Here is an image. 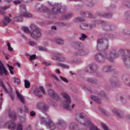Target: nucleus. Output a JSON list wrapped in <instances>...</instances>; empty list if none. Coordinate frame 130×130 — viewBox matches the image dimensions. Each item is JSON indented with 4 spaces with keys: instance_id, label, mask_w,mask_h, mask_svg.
<instances>
[{
    "instance_id": "obj_1",
    "label": "nucleus",
    "mask_w": 130,
    "mask_h": 130,
    "mask_svg": "<svg viewBox=\"0 0 130 130\" xmlns=\"http://www.w3.org/2000/svg\"><path fill=\"white\" fill-rule=\"evenodd\" d=\"M48 3L50 6V7L52 11L58 14H63L61 17V20H67L73 16V14L72 13L64 14L66 10V8L62 6L60 4L58 3L52 4L49 2Z\"/></svg>"
},
{
    "instance_id": "obj_2",
    "label": "nucleus",
    "mask_w": 130,
    "mask_h": 130,
    "mask_svg": "<svg viewBox=\"0 0 130 130\" xmlns=\"http://www.w3.org/2000/svg\"><path fill=\"white\" fill-rule=\"evenodd\" d=\"M118 57V55L117 53L116 49H113L109 52H107L104 55L102 53H99L95 56V59L97 61L100 62H104L105 59L113 61L116 58Z\"/></svg>"
},
{
    "instance_id": "obj_3",
    "label": "nucleus",
    "mask_w": 130,
    "mask_h": 130,
    "mask_svg": "<svg viewBox=\"0 0 130 130\" xmlns=\"http://www.w3.org/2000/svg\"><path fill=\"white\" fill-rule=\"evenodd\" d=\"M104 39L100 38L97 41L96 48L100 52H103L107 50L109 46L108 41L106 38L104 40Z\"/></svg>"
},
{
    "instance_id": "obj_4",
    "label": "nucleus",
    "mask_w": 130,
    "mask_h": 130,
    "mask_svg": "<svg viewBox=\"0 0 130 130\" xmlns=\"http://www.w3.org/2000/svg\"><path fill=\"white\" fill-rule=\"evenodd\" d=\"M87 115L84 113H78L76 115V119L80 123L85 126H88L90 125L91 122L88 119H86Z\"/></svg>"
},
{
    "instance_id": "obj_5",
    "label": "nucleus",
    "mask_w": 130,
    "mask_h": 130,
    "mask_svg": "<svg viewBox=\"0 0 130 130\" xmlns=\"http://www.w3.org/2000/svg\"><path fill=\"white\" fill-rule=\"evenodd\" d=\"M120 52L122 54L123 60L126 66L128 68L130 67V49L121 50Z\"/></svg>"
},
{
    "instance_id": "obj_6",
    "label": "nucleus",
    "mask_w": 130,
    "mask_h": 130,
    "mask_svg": "<svg viewBox=\"0 0 130 130\" xmlns=\"http://www.w3.org/2000/svg\"><path fill=\"white\" fill-rule=\"evenodd\" d=\"M39 117L42 123L44 124L47 128L52 130L56 128L55 124L50 118H45L41 115L39 116Z\"/></svg>"
},
{
    "instance_id": "obj_7",
    "label": "nucleus",
    "mask_w": 130,
    "mask_h": 130,
    "mask_svg": "<svg viewBox=\"0 0 130 130\" xmlns=\"http://www.w3.org/2000/svg\"><path fill=\"white\" fill-rule=\"evenodd\" d=\"M30 28L33 32H30L31 36L34 38H38L41 36L40 29L37 26L34 24H31Z\"/></svg>"
},
{
    "instance_id": "obj_8",
    "label": "nucleus",
    "mask_w": 130,
    "mask_h": 130,
    "mask_svg": "<svg viewBox=\"0 0 130 130\" xmlns=\"http://www.w3.org/2000/svg\"><path fill=\"white\" fill-rule=\"evenodd\" d=\"M61 95L65 100L64 101L62 107L66 109L70 110V105L71 103V99L68 94L67 93L63 92L61 93Z\"/></svg>"
},
{
    "instance_id": "obj_9",
    "label": "nucleus",
    "mask_w": 130,
    "mask_h": 130,
    "mask_svg": "<svg viewBox=\"0 0 130 130\" xmlns=\"http://www.w3.org/2000/svg\"><path fill=\"white\" fill-rule=\"evenodd\" d=\"M4 73L6 76L9 74L8 71L2 62V61L0 60V75L3 76Z\"/></svg>"
},
{
    "instance_id": "obj_10",
    "label": "nucleus",
    "mask_w": 130,
    "mask_h": 130,
    "mask_svg": "<svg viewBox=\"0 0 130 130\" xmlns=\"http://www.w3.org/2000/svg\"><path fill=\"white\" fill-rule=\"evenodd\" d=\"M78 52H75L74 53V54L76 56H82L84 55H87L89 53V51L85 49L83 47L80 48Z\"/></svg>"
},
{
    "instance_id": "obj_11",
    "label": "nucleus",
    "mask_w": 130,
    "mask_h": 130,
    "mask_svg": "<svg viewBox=\"0 0 130 130\" xmlns=\"http://www.w3.org/2000/svg\"><path fill=\"white\" fill-rule=\"evenodd\" d=\"M87 93L89 94H93L97 95L101 97H106V95L104 92H101L98 91V90H88Z\"/></svg>"
},
{
    "instance_id": "obj_12",
    "label": "nucleus",
    "mask_w": 130,
    "mask_h": 130,
    "mask_svg": "<svg viewBox=\"0 0 130 130\" xmlns=\"http://www.w3.org/2000/svg\"><path fill=\"white\" fill-rule=\"evenodd\" d=\"M98 23L105 24L103 27V29L104 30L106 31H111L112 30L111 25L108 24L106 21L101 20L99 21Z\"/></svg>"
},
{
    "instance_id": "obj_13",
    "label": "nucleus",
    "mask_w": 130,
    "mask_h": 130,
    "mask_svg": "<svg viewBox=\"0 0 130 130\" xmlns=\"http://www.w3.org/2000/svg\"><path fill=\"white\" fill-rule=\"evenodd\" d=\"M111 84L115 87H118L121 85L120 82L115 77H111L110 79Z\"/></svg>"
},
{
    "instance_id": "obj_14",
    "label": "nucleus",
    "mask_w": 130,
    "mask_h": 130,
    "mask_svg": "<svg viewBox=\"0 0 130 130\" xmlns=\"http://www.w3.org/2000/svg\"><path fill=\"white\" fill-rule=\"evenodd\" d=\"M37 10L40 12H47L48 10V8L44 5L40 4L37 3L35 6Z\"/></svg>"
},
{
    "instance_id": "obj_15",
    "label": "nucleus",
    "mask_w": 130,
    "mask_h": 130,
    "mask_svg": "<svg viewBox=\"0 0 130 130\" xmlns=\"http://www.w3.org/2000/svg\"><path fill=\"white\" fill-rule=\"evenodd\" d=\"M48 92L49 95L54 99L58 101L60 100V97L54 91V90H48Z\"/></svg>"
},
{
    "instance_id": "obj_16",
    "label": "nucleus",
    "mask_w": 130,
    "mask_h": 130,
    "mask_svg": "<svg viewBox=\"0 0 130 130\" xmlns=\"http://www.w3.org/2000/svg\"><path fill=\"white\" fill-rule=\"evenodd\" d=\"M71 46L75 49L79 50L80 48L83 47V43L78 41H75L72 42L71 44Z\"/></svg>"
},
{
    "instance_id": "obj_17",
    "label": "nucleus",
    "mask_w": 130,
    "mask_h": 130,
    "mask_svg": "<svg viewBox=\"0 0 130 130\" xmlns=\"http://www.w3.org/2000/svg\"><path fill=\"white\" fill-rule=\"evenodd\" d=\"M112 111L115 116L119 118H122L124 117L123 113L118 109L114 108Z\"/></svg>"
},
{
    "instance_id": "obj_18",
    "label": "nucleus",
    "mask_w": 130,
    "mask_h": 130,
    "mask_svg": "<svg viewBox=\"0 0 130 130\" xmlns=\"http://www.w3.org/2000/svg\"><path fill=\"white\" fill-rule=\"evenodd\" d=\"M122 77L125 83L130 86V76L127 74L124 73L122 75Z\"/></svg>"
},
{
    "instance_id": "obj_19",
    "label": "nucleus",
    "mask_w": 130,
    "mask_h": 130,
    "mask_svg": "<svg viewBox=\"0 0 130 130\" xmlns=\"http://www.w3.org/2000/svg\"><path fill=\"white\" fill-rule=\"evenodd\" d=\"M56 124L57 125H59V127L60 129H63L67 127V123L62 120H58Z\"/></svg>"
},
{
    "instance_id": "obj_20",
    "label": "nucleus",
    "mask_w": 130,
    "mask_h": 130,
    "mask_svg": "<svg viewBox=\"0 0 130 130\" xmlns=\"http://www.w3.org/2000/svg\"><path fill=\"white\" fill-rule=\"evenodd\" d=\"M98 15L101 17L110 18L112 17L113 14L111 13H108L102 12L99 13Z\"/></svg>"
},
{
    "instance_id": "obj_21",
    "label": "nucleus",
    "mask_w": 130,
    "mask_h": 130,
    "mask_svg": "<svg viewBox=\"0 0 130 130\" xmlns=\"http://www.w3.org/2000/svg\"><path fill=\"white\" fill-rule=\"evenodd\" d=\"M113 70L112 67L110 65L104 66L102 68V71L104 72H109Z\"/></svg>"
},
{
    "instance_id": "obj_22",
    "label": "nucleus",
    "mask_w": 130,
    "mask_h": 130,
    "mask_svg": "<svg viewBox=\"0 0 130 130\" xmlns=\"http://www.w3.org/2000/svg\"><path fill=\"white\" fill-rule=\"evenodd\" d=\"M34 94L35 95L38 96L40 97L41 96L42 93L45 94V90H32Z\"/></svg>"
},
{
    "instance_id": "obj_23",
    "label": "nucleus",
    "mask_w": 130,
    "mask_h": 130,
    "mask_svg": "<svg viewBox=\"0 0 130 130\" xmlns=\"http://www.w3.org/2000/svg\"><path fill=\"white\" fill-rule=\"evenodd\" d=\"M5 125L7 126L8 128L15 129L16 125L13 122L9 121L5 123Z\"/></svg>"
},
{
    "instance_id": "obj_24",
    "label": "nucleus",
    "mask_w": 130,
    "mask_h": 130,
    "mask_svg": "<svg viewBox=\"0 0 130 130\" xmlns=\"http://www.w3.org/2000/svg\"><path fill=\"white\" fill-rule=\"evenodd\" d=\"M91 99L98 103H101L102 102L101 99L99 98L94 95H92L90 96Z\"/></svg>"
},
{
    "instance_id": "obj_25",
    "label": "nucleus",
    "mask_w": 130,
    "mask_h": 130,
    "mask_svg": "<svg viewBox=\"0 0 130 130\" xmlns=\"http://www.w3.org/2000/svg\"><path fill=\"white\" fill-rule=\"evenodd\" d=\"M102 37L105 38V39H104V40H105L106 38L107 39V38L113 39L116 37V36L114 34L106 33L103 35Z\"/></svg>"
},
{
    "instance_id": "obj_26",
    "label": "nucleus",
    "mask_w": 130,
    "mask_h": 130,
    "mask_svg": "<svg viewBox=\"0 0 130 130\" xmlns=\"http://www.w3.org/2000/svg\"><path fill=\"white\" fill-rule=\"evenodd\" d=\"M78 128L77 124L75 122H72L69 125V128L70 130H74Z\"/></svg>"
},
{
    "instance_id": "obj_27",
    "label": "nucleus",
    "mask_w": 130,
    "mask_h": 130,
    "mask_svg": "<svg viewBox=\"0 0 130 130\" xmlns=\"http://www.w3.org/2000/svg\"><path fill=\"white\" fill-rule=\"evenodd\" d=\"M16 93L18 98L22 103L23 104L25 103V100L23 96L20 94L17 90L16 91Z\"/></svg>"
},
{
    "instance_id": "obj_28",
    "label": "nucleus",
    "mask_w": 130,
    "mask_h": 130,
    "mask_svg": "<svg viewBox=\"0 0 130 130\" xmlns=\"http://www.w3.org/2000/svg\"><path fill=\"white\" fill-rule=\"evenodd\" d=\"M91 69L92 73L96 72L98 69V65L96 64H93L89 65Z\"/></svg>"
},
{
    "instance_id": "obj_29",
    "label": "nucleus",
    "mask_w": 130,
    "mask_h": 130,
    "mask_svg": "<svg viewBox=\"0 0 130 130\" xmlns=\"http://www.w3.org/2000/svg\"><path fill=\"white\" fill-rule=\"evenodd\" d=\"M20 13L21 15L26 11V7L24 5H21L20 7Z\"/></svg>"
},
{
    "instance_id": "obj_30",
    "label": "nucleus",
    "mask_w": 130,
    "mask_h": 130,
    "mask_svg": "<svg viewBox=\"0 0 130 130\" xmlns=\"http://www.w3.org/2000/svg\"><path fill=\"white\" fill-rule=\"evenodd\" d=\"M86 81L92 84H96L97 83L98 80L96 78L89 77L87 79Z\"/></svg>"
},
{
    "instance_id": "obj_31",
    "label": "nucleus",
    "mask_w": 130,
    "mask_h": 130,
    "mask_svg": "<svg viewBox=\"0 0 130 130\" xmlns=\"http://www.w3.org/2000/svg\"><path fill=\"white\" fill-rule=\"evenodd\" d=\"M84 2L88 7H92L94 6L93 3L89 0H84Z\"/></svg>"
},
{
    "instance_id": "obj_32",
    "label": "nucleus",
    "mask_w": 130,
    "mask_h": 130,
    "mask_svg": "<svg viewBox=\"0 0 130 130\" xmlns=\"http://www.w3.org/2000/svg\"><path fill=\"white\" fill-rule=\"evenodd\" d=\"M99 109L101 112L104 115L106 116H108L110 115V114L104 109L100 108H99Z\"/></svg>"
},
{
    "instance_id": "obj_33",
    "label": "nucleus",
    "mask_w": 130,
    "mask_h": 130,
    "mask_svg": "<svg viewBox=\"0 0 130 130\" xmlns=\"http://www.w3.org/2000/svg\"><path fill=\"white\" fill-rule=\"evenodd\" d=\"M99 109L101 112L104 115L106 116H108L110 115V114L104 109L100 108H99Z\"/></svg>"
},
{
    "instance_id": "obj_34",
    "label": "nucleus",
    "mask_w": 130,
    "mask_h": 130,
    "mask_svg": "<svg viewBox=\"0 0 130 130\" xmlns=\"http://www.w3.org/2000/svg\"><path fill=\"white\" fill-rule=\"evenodd\" d=\"M9 116L10 118L13 119H16V115L15 113L9 111Z\"/></svg>"
},
{
    "instance_id": "obj_35",
    "label": "nucleus",
    "mask_w": 130,
    "mask_h": 130,
    "mask_svg": "<svg viewBox=\"0 0 130 130\" xmlns=\"http://www.w3.org/2000/svg\"><path fill=\"white\" fill-rule=\"evenodd\" d=\"M55 41L56 43L59 45H62L64 44L63 40L60 38L55 39Z\"/></svg>"
},
{
    "instance_id": "obj_36",
    "label": "nucleus",
    "mask_w": 130,
    "mask_h": 130,
    "mask_svg": "<svg viewBox=\"0 0 130 130\" xmlns=\"http://www.w3.org/2000/svg\"><path fill=\"white\" fill-rule=\"evenodd\" d=\"M80 13L82 16L86 17H88L89 15L88 12L85 11H80Z\"/></svg>"
},
{
    "instance_id": "obj_37",
    "label": "nucleus",
    "mask_w": 130,
    "mask_h": 130,
    "mask_svg": "<svg viewBox=\"0 0 130 130\" xmlns=\"http://www.w3.org/2000/svg\"><path fill=\"white\" fill-rule=\"evenodd\" d=\"M21 15L23 17L28 18H30L32 16V14L31 13L27 12L26 11L24 13H23Z\"/></svg>"
},
{
    "instance_id": "obj_38",
    "label": "nucleus",
    "mask_w": 130,
    "mask_h": 130,
    "mask_svg": "<svg viewBox=\"0 0 130 130\" xmlns=\"http://www.w3.org/2000/svg\"><path fill=\"white\" fill-rule=\"evenodd\" d=\"M25 86L26 88H28L30 86V84L29 82L27 79H25L24 80Z\"/></svg>"
},
{
    "instance_id": "obj_39",
    "label": "nucleus",
    "mask_w": 130,
    "mask_h": 130,
    "mask_svg": "<svg viewBox=\"0 0 130 130\" xmlns=\"http://www.w3.org/2000/svg\"><path fill=\"white\" fill-rule=\"evenodd\" d=\"M5 91L6 93L8 92L12 100H13L14 98V96L12 94V90H4Z\"/></svg>"
},
{
    "instance_id": "obj_40",
    "label": "nucleus",
    "mask_w": 130,
    "mask_h": 130,
    "mask_svg": "<svg viewBox=\"0 0 130 130\" xmlns=\"http://www.w3.org/2000/svg\"><path fill=\"white\" fill-rule=\"evenodd\" d=\"M22 16H21L20 15V16L14 18V21L18 22L22 21L23 19Z\"/></svg>"
},
{
    "instance_id": "obj_41",
    "label": "nucleus",
    "mask_w": 130,
    "mask_h": 130,
    "mask_svg": "<svg viewBox=\"0 0 130 130\" xmlns=\"http://www.w3.org/2000/svg\"><path fill=\"white\" fill-rule=\"evenodd\" d=\"M45 103L42 102H39L36 105L37 107L40 109H41L44 106Z\"/></svg>"
},
{
    "instance_id": "obj_42",
    "label": "nucleus",
    "mask_w": 130,
    "mask_h": 130,
    "mask_svg": "<svg viewBox=\"0 0 130 130\" xmlns=\"http://www.w3.org/2000/svg\"><path fill=\"white\" fill-rule=\"evenodd\" d=\"M56 60L58 61H63L65 59V57L61 56H56Z\"/></svg>"
},
{
    "instance_id": "obj_43",
    "label": "nucleus",
    "mask_w": 130,
    "mask_h": 130,
    "mask_svg": "<svg viewBox=\"0 0 130 130\" xmlns=\"http://www.w3.org/2000/svg\"><path fill=\"white\" fill-rule=\"evenodd\" d=\"M85 20L81 18L77 17L75 18L74 21L75 22H78L84 21Z\"/></svg>"
},
{
    "instance_id": "obj_44",
    "label": "nucleus",
    "mask_w": 130,
    "mask_h": 130,
    "mask_svg": "<svg viewBox=\"0 0 130 130\" xmlns=\"http://www.w3.org/2000/svg\"><path fill=\"white\" fill-rule=\"evenodd\" d=\"M84 71L85 72L89 73H92L91 69L89 65L87 66L84 69Z\"/></svg>"
},
{
    "instance_id": "obj_45",
    "label": "nucleus",
    "mask_w": 130,
    "mask_h": 130,
    "mask_svg": "<svg viewBox=\"0 0 130 130\" xmlns=\"http://www.w3.org/2000/svg\"><path fill=\"white\" fill-rule=\"evenodd\" d=\"M15 128L17 130H22V125L21 124H18L16 125V126Z\"/></svg>"
},
{
    "instance_id": "obj_46",
    "label": "nucleus",
    "mask_w": 130,
    "mask_h": 130,
    "mask_svg": "<svg viewBox=\"0 0 130 130\" xmlns=\"http://www.w3.org/2000/svg\"><path fill=\"white\" fill-rule=\"evenodd\" d=\"M123 4L126 7L128 8L130 7V2L127 1H125L123 2Z\"/></svg>"
},
{
    "instance_id": "obj_47",
    "label": "nucleus",
    "mask_w": 130,
    "mask_h": 130,
    "mask_svg": "<svg viewBox=\"0 0 130 130\" xmlns=\"http://www.w3.org/2000/svg\"><path fill=\"white\" fill-rule=\"evenodd\" d=\"M14 80V82L15 83H17L18 85H19L20 83V80L18 78L15 77H13Z\"/></svg>"
},
{
    "instance_id": "obj_48",
    "label": "nucleus",
    "mask_w": 130,
    "mask_h": 130,
    "mask_svg": "<svg viewBox=\"0 0 130 130\" xmlns=\"http://www.w3.org/2000/svg\"><path fill=\"white\" fill-rule=\"evenodd\" d=\"M81 34L82 35V37H80L79 39L80 40L84 41L85 39L87 37V36L85 34L82 33Z\"/></svg>"
},
{
    "instance_id": "obj_49",
    "label": "nucleus",
    "mask_w": 130,
    "mask_h": 130,
    "mask_svg": "<svg viewBox=\"0 0 130 130\" xmlns=\"http://www.w3.org/2000/svg\"><path fill=\"white\" fill-rule=\"evenodd\" d=\"M125 15L127 20H129V19H130V11L126 12L125 13Z\"/></svg>"
},
{
    "instance_id": "obj_50",
    "label": "nucleus",
    "mask_w": 130,
    "mask_h": 130,
    "mask_svg": "<svg viewBox=\"0 0 130 130\" xmlns=\"http://www.w3.org/2000/svg\"><path fill=\"white\" fill-rule=\"evenodd\" d=\"M36 58V55L33 54L30 56L29 60L31 62H32V60L35 59Z\"/></svg>"
},
{
    "instance_id": "obj_51",
    "label": "nucleus",
    "mask_w": 130,
    "mask_h": 130,
    "mask_svg": "<svg viewBox=\"0 0 130 130\" xmlns=\"http://www.w3.org/2000/svg\"><path fill=\"white\" fill-rule=\"evenodd\" d=\"M59 65L63 68H68L69 67V66L64 64L60 63L59 64Z\"/></svg>"
},
{
    "instance_id": "obj_52",
    "label": "nucleus",
    "mask_w": 130,
    "mask_h": 130,
    "mask_svg": "<svg viewBox=\"0 0 130 130\" xmlns=\"http://www.w3.org/2000/svg\"><path fill=\"white\" fill-rule=\"evenodd\" d=\"M48 105L45 104L42 108L41 109L45 111H47L48 110Z\"/></svg>"
},
{
    "instance_id": "obj_53",
    "label": "nucleus",
    "mask_w": 130,
    "mask_h": 130,
    "mask_svg": "<svg viewBox=\"0 0 130 130\" xmlns=\"http://www.w3.org/2000/svg\"><path fill=\"white\" fill-rule=\"evenodd\" d=\"M22 30H23L25 32L27 33L29 32V30L28 28L25 27H23L22 28Z\"/></svg>"
},
{
    "instance_id": "obj_54",
    "label": "nucleus",
    "mask_w": 130,
    "mask_h": 130,
    "mask_svg": "<svg viewBox=\"0 0 130 130\" xmlns=\"http://www.w3.org/2000/svg\"><path fill=\"white\" fill-rule=\"evenodd\" d=\"M101 126L104 130H110L108 127L103 123H101Z\"/></svg>"
},
{
    "instance_id": "obj_55",
    "label": "nucleus",
    "mask_w": 130,
    "mask_h": 130,
    "mask_svg": "<svg viewBox=\"0 0 130 130\" xmlns=\"http://www.w3.org/2000/svg\"><path fill=\"white\" fill-rule=\"evenodd\" d=\"M59 77L61 80H62L64 82L66 83H68L69 82L68 80L66 78L62 76H60Z\"/></svg>"
},
{
    "instance_id": "obj_56",
    "label": "nucleus",
    "mask_w": 130,
    "mask_h": 130,
    "mask_svg": "<svg viewBox=\"0 0 130 130\" xmlns=\"http://www.w3.org/2000/svg\"><path fill=\"white\" fill-rule=\"evenodd\" d=\"M123 33L124 35L130 34V30L128 29H126L123 31Z\"/></svg>"
},
{
    "instance_id": "obj_57",
    "label": "nucleus",
    "mask_w": 130,
    "mask_h": 130,
    "mask_svg": "<svg viewBox=\"0 0 130 130\" xmlns=\"http://www.w3.org/2000/svg\"><path fill=\"white\" fill-rule=\"evenodd\" d=\"M10 5H7L5 6L4 7H1V9L3 10H6L7 9L9 8Z\"/></svg>"
},
{
    "instance_id": "obj_58",
    "label": "nucleus",
    "mask_w": 130,
    "mask_h": 130,
    "mask_svg": "<svg viewBox=\"0 0 130 130\" xmlns=\"http://www.w3.org/2000/svg\"><path fill=\"white\" fill-rule=\"evenodd\" d=\"M0 83L1 84V86L4 89H6L5 87L2 79H0Z\"/></svg>"
},
{
    "instance_id": "obj_59",
    "label": "nucleus",
    "mask_w": 130,
    "mask_h": 130,
    "mask_svg": "<svg viewBox=\"0 0 130 130\" xmlns=\"http://www.w3.org/2000/svg\"><path fill=\"white\" fill-rule=\"evenodd\" d=\"M90 130H100L98 128L94 126H92L90 128Z\"/></svg>"
},
{
    "instance_id": "obj_60",
    "label": "nucleus",
    "mask_w": 130,
    "mask_h": 130,
    "mask_svg": "<svg viewBox=\"0 0 130 130\" xmlns=\"http://www.w3.org/2000/svg\"><path fill=\"white\" fill-rule=\"evenodd\" d=\"M38 50L41 51H46L47 48L45 47H38Z\"/></svg>"
},
{
    "instance_id": "obj_61",
    "label": "nucleus",
    "mask_w": 130,
    "mask_h": 130,
    "mask_svg": "<svg viewBox=\"0 0 130 130\" xmlns=\"http://www.w3.org/2000/svg\"><path fill=\"white\" fill-rule=\"evenodd\" d=\"M121 98L122 99V102L124 104H125L127 103V101L126 100V99H124L123 97H121Z\"/></svg>"
},
{
    "instance_id": "obj_62",
    "label": "nucleus",
    "mask_w": 130,
    "mask_h": 130,
    "mask_svg": "<svg viewBox=\"0 0 130 130\" xmlns=\"http://www.w3.org/2000/svg\"><path fill=\"white\" fill-rule=\"evenodd\" d=\"M4 20L7 22V23H9V22L11 21V20L8 17L7 18L5 17L4 18Z\"/></svg>"
},
{
    "instance_id": "obj_63",
    "label": "nucleus",
    "mask_w": 130,
    "mask_h": 130,
    "mask_svg": "<svg viewBox=\"0 0 130 130\" xmlns=\"http://www.w3.org/2000/svg\"><path fill=\"white\" fill-rule=\"evenodd\" d=\"M50 104L54 106H56L57 105V104L54 101H50L49 102Z\"/></svg>"
},
{
    "instance_id": "obj_64",
    "label": "nucleus",
    "mask_w": 130,
    "mask_h": 130,
    "mask_svg": "<svg viewBox=\"0 0 130 130\" xmlns=\"http://www.w3.org/2000/svg\"><path fill=\"white\" fill-rule=\"evenodd\" d=\"M125 118L126 119H130V115L128 114H126L125 115H124V117L123 118Z\"/></svg>"
}]
</instances>
